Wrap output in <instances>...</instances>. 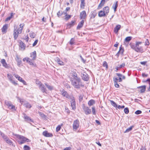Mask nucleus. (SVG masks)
<instances>
[{
	"instance_id": "obj_10",
	"label": "nucleus",
	"mask_w": 150,
	"mask_h": 150,
	"mask_svg": "<svg viewBox=\"0 0 150 150\" xmlns=\"http://www.w3.org/2000/svg\"><path fill=\"white\" fill-rule=\"evenodd\" d=\"M80 18L81 19H85L86 18V15L85 11H82L80 13Z\"/></svg>"
},
{
	"instance_id": "obj_6",
	"label": "nucleus",
	"mask_w": 150,
	"mask_h": 150,
	"mask_svg": "<svg viewBox=\"0 0 150 150\" xmlns=\"http://www.w3.org/2000/svg\"><path fill=\"white\" fill-rule=\"evenodd\" d=\"M5 103L8 108L11 109H14L15 110V107L11 103V102L8 100L5 101Z\"/></svg>"
},
{
	"instance_id": "obj_53",
	"label": "nucleus",
	"mask_w": 150,
	"mask_h": 150,
	"mask_svg": "<svg viewBox=\"0 0 150 150\" xmlns=\"http://www.w3.org/2000/svg\"><path fill=\"white\" fill-rule=\"evenodd\" d=\"M114 83L115 86L116 88H118L119 87V85L117 83V81H115Z\"/></svg>"
},
{
	"instance_id": "obj_44",
	"label": "nucleus",
	"mask_w": 150,
	"mask_h": 150,
	"mask_svg": "<svg viewBox=\"0 0 150 150\" xmlns=\"http://www.w3.org/2000/svg\"><path fill=\"white\" fill-rule=\"evenodd\" d=\"M71 15H68L65 16V17L64 18V19L66 21H67L71 17Z\"/></svg>"
},
{
	"instance_id": "obj_46",
	"label": "nucleus",
	"mask_w": 150,
	"mask_h": 150,
	"mask_svg": "<svg viewBox=\"0 0 150 150\" xmlns=\"http://www.w3.org/2000/svg\"><path fill=\"white\" fill-rule=\"evenodd\" d=\"M124 52V49L122 48L121 47H120V50L118 51L119 53L120 54H122Z\"/></svg>"
},
{
	"instance_id": "obj_55",
	"label": "nucleus",
	"mask_w": 150,
	"mask_h": 150,
	"mask_svg": "<svg viewBox=\"0 0 150 150\" xmlns=\"http://www.w3.org/2000/svg\"><path fill=\"white\" fill-rule=\"evenodd\" d=\"M61 128V126L60 125H58L56 128V131L57 132L60 130Z\"/></svg>"
},
{
	"instance_id": "obj_1",
	"label": "nucleus",
	"mask_w": 150,
	"mask_h": 150,
	"mask_svg": "<svg viewBox=\"0 0 150 150\" xmlns=\"http://www.w3.org/2000/svg\"><path fill=\"white\" fill-rule=\"evenodd\" d=\"M24 25V24H21L19 25L20 27L18 28H17V26H14L13 35L15 40L18 37V35L22 33Z\"/></svg>"
},
{
	"instance_id": "obj_33",
	"label": "nucleus",
	"mask_w": 150,
	"mask_h": 150,
	"mask_svg": "<svg viewBox=\"0 0 150 150\" xmlns=\"http://www.w3.org/2000/svg\"><path fill=\"white\" fill-rule=\"evenodd\" d=\"M6 143L12 146H13L14 147L15 146V145H14V144H13L12 141L10 140V139L8 140Z\"/></svg>"
},
{
	"instance_id": "obj_22",
	"label": "nucleus",
	"mask_w": 150,
	"mask_h": 150,
	"mask_svg": "<svg viewBox=\"0 0 150 150\" xmlns=\"http://www.w3.org/2000/svg\"><path fill=\"white\" fill-rule=\"evenodd\" d=\"M8 24L4 25L1 29L2 32L3 33H6L8 28Z\"/></svg>"
},
{
	"instance_id": "obj_21",
	"label": "nucleus",
	"mask_w": 150,
	"mask_h": 150,
	"mask_svg": "<svg viewBox=\"0 0 150 150\" xmlns=\"http://www.w3.org/2000/svg\"><path fill=\"white\" fill-rule=\"evenodd\" d=\"M75 22L74 21H71V22L68 23L67 24V27L68 28H70L71 27L73 26L75 24Z\"/></svg>"
},
{
	"instance_id": "obj_60",
	"label": "nucleus",
	"mask_w": 150,
	"mask_h": 150,
	"mask_svg": "<svg viewBox=\"0 0 150 150\" xmlns=\"http://www.w3.org/2000/svg\"><path fill=\"white\" fill-rule=\"evenodd\" d=\"M38 42V40H36L33 44V47H34L36 45V44H37Z\"/></svg>"
},
{
	"instance_id": "obj_19",
	"label": "nucleus",
	"mask_w": 150,
	"mask_h": 150,
	"mask_svg": "<svg viewBox=\"0 0 150 150\" xmlns=\"http://www.w3.org/2000/svg\"><path fill=\"white\" fill-rule=\"evenodd\" d=\"M84 21L83 20H82L81 22L78 24L76 28L77 29H79L83 26L84 23Z\"/></svg>"
},
{
	"instance_id": "obj_61",
	"label": "nucleus",
	"mask_w": 150,
	"mask_h": 150,
	"mask_svg": "<svg viewBox=\"0 0 150 150\" xmlns=\"http://www.w3.org/2000/svg\"><path fill=\"white\" fill-rule=\"evenodd\" d=\"M17 98H18L20 102L21 103V104L23 105L24 102V101L23 100V99H21V98H20L19 97H17Z\"/></svg>"
},
{
	"instance_id": "obj_59",
	"label": "nucleus",
	"mask_w": 150,
	"mask_h": 150,
	"mask_svg": "<svg viewBox=\"0 0 150 150\" xmlns=\"http://www.w3.org/2000/svg\"><path fill=\"white\" fill-rule=\"evenodd\" d=\"M30 36L32 38H34L35 37L34 33H30Z\"/></svg>"
},
{
	"instance_id": "obj_51",
	"label": "nucleus",
	"mask_w": 150,
	"mask_h": 150,
	"mask_svg": "<svg viewBox=\"0 0 150 150\" xmlns=\"http://www.w3.org/2000/svg\"><path fill=\"white\" fill-rule=\"evenodd\" d=\"M124 112L126 114L128 113L129 112V110L128 108H125L124 109Z\"/></svg>"
},
{
	"instance_id": "obj_39",
	"label": "nucleus",
	"mask_w": 150,
	"mask_h": 150,
	"mask_svg": "<svg viewBox=\"0 0 150 150\" xmlns=\"http://www.w3.org/2000/svg\"><path fill=\"white\" fill-rule=\"evenodd\" d=\"M0 134L4 139L7 137V136L5 135L1 131H0Z\"/></svg>"
},
{
	"instance_id": "obj_9",
	"label": "nucleus",
	"mask_w": 150,
	"mask_h": 150,
	"mask_svg": "<svg viewBox=\"0 0 150 150\" xmlns=\"http://www.w3.org/2000/svg\"><path fill=\"white\" fill-rule=\"evenodd\" d=\"M23 115H24L23 118L24 119L25 121H26L28 122H29V121L33 122V120L31 119L30 117L27 116L24 113H23Z\"/></svg>"
},
{
	"instance_id": "obj_11",
	"label": "nucleus",
	"mask_w": 150,
	"mask_h": 150,
	"mask_svg": "<svg viewBox=\"0 0 150 150\" xmlns=\"http://www.w3.org/2000/svg\"><path fill=\"white\" fill-rule=\"evenodd\" d=\"M43 135L47 137H52L53 136L52 134L48 132L47 131H44L43 132Z\"/></svg>"
},
{
	"instance_id": "obj_63",
	"label": "nucleus",
	"mask_w": 150,
	"mask_h": 150,
	"mask_svg": "<svg viewBox=\"0 0 150 150\" xmlns=\"http://www.w3.org/2000/svg\"><path fill=\"white\" fill-rule=\"evenodd\" d=\"M24 39L26 40V42H28L29 38L28 37V35H27L26 36H25V38Z\"/></svg>"
},
{
	"instance_id": "obj_62",
	"label": "nucleus",
	"mask_w": 150,
	"mask_h": 150,
	"mask_svg": "<svg viewBox=\"0 0 150 150\" xmlns=\"http://www.w3.org/2000/svg\"><path fill=\"white\" fill-rule=\"evenodd\" d=\"M80 57L81 61L83 62V63H85L86 62V60H84L81 55L80 56Z\"/></svg>"
},
{
	"instance_id": "obj_25",
	"label": "nucleus",
	"mask_w": 150,
	"mask_h": 150,
	"mask_svg": "<svg viewBox=\"0 0 150 150\" xmlns=\"http://www.w3.org/2000/svg\"><path fill=\"white\" fill-rule=\"evenodd\" d=\"M106 14L103 11H100L98 13V16L100 17L104 16Z\"/></svg>"
},
{
	"instance_id": "obj_17",
	"label": "nucleus",
	"mask_w": 150,
	"mask_h": 150,
	"mask_svg": "<svg viewBox=\"0 0 150 150\" xmlns=\"http://www.w3.org/2000/svg\"><path fill=\"white\" fill-rule=\"evenodd\" d=\"M82 79L85 81H87L88 79V75L86 73L83 74L82 76Z\"/></svg>"
},
{
	"instance_id": "obj_43",
	"label": "nucleus",
	"mask_w": 150,
	"mask_h": 150,
	"mask_svg": "<svg viewBox=\"0 0 150 150\" xmlns=\"http://www.w3.org/2000/svg\"><path fill=\"white\" fill-rule=\"evenodd\" d=\"M96 15V13L95 12H93L92 13L91 15L90 18L91 19L94 18Z\"/></svg>"
},
{
	"instance_id": "obj_50",
	"label": "nucleus",
	"mask_w": 150,
	"mask_h": 150,
	"mask_svg": "<svg viewBox=\"0 0 150 150\" xmlns=\"http://www.w3.org/2000/svg\"><path fill=\"white\" fill-rule=\"evenodd\" d=\"M118 69H120L122 67H124L125 66V64L124 63H122L121 65H118Z\"/></svg>"
},
{
	"instance_id": "obj_26",
	"label": "nucleus",
	"mask_w": 150,
	"mask_h": 150,
	"mask_svg": "<svg viewBox=\"0 0 150 150\" xmlns=\"http://www.w3.org/2000/svg\"><path fill=\"white\" fill-rule=\"evenodd\" d=\"M19 43L21 48L23 49V50H25V45L23 42L21 40H20Z\"/></svg>"
},
{
	"instance_id": "obj_48",
	"label": "nucleus",
	"mask_w": 150,
	"mask_h": 150,
	"mask_svg": "<svg viewBox=\"0 0 150 150\" xmlns=\"http://www.w3.org/2000/svg\"><path fill=\"white\" fill-rule=\"evenodd\" d=\"M103 66L104 67H105L106 69L108 68V66L107 62L106 61H104L103 64Z\"/></svg>"
},
{
	"instance_id": "obj_54",
	"label": "nucleus",
	"mask_w": 150,
	"mask_h": 150,
	"mask_svg": "<svg viewBox=\"0 0 150 150\" xmlns=\"http://www.w3.org/2000/svg\"><path fill=\"white\" fill-rule=\"evenodd\" d=\"M142 113V112L140 110H137L135 112V114L136 115H139Z\"/></svg>"
},
{
	"instance_id": "obj_18",
	"label": "nucleus",
	"mask_w": 150,
	"mask_h": 150,
	"mask_svg": "<svg viewBox=\"0 0 150 150\" xmlns=\"http://www.w3.org/2000/svg\"><path fill=\"white\" fill-rule=\"evenodd\" d=\"M23 105L26 108H30L32 106L31 105L29 104L28 102L24 101Z\"/></svg>"
},
{
	"instance_id": "obj_32",
	"label": "nucleus",
	"mask_w": 150,
	"mask_h": 150,
	"mask_svg": "<svg viewBox=\"0 0 150 150\" xmlns=\"http://www.w3.org/2000/svg\"><path fill=\"white\" fill-rule=\"evenodd\" d=\"M45 86L47 88L50 90L51 91L53 89V87L49 85L47 83H45Z\"/></svg>"
},
{
	"instance_id": "obj_57",
	"label": "nucleus",
	"mask_w": 150,
	"mask_h": 150,
	"mask_svg": "<svg viewBox=\"0 0 150 150\" xmlns=\"http://www.w3.org/2000/svg\"><path fill=\"white\" fill-rule=\"evenodd\" d=\"M74 39L73 38H72L70 41V42H69V43L71 45H72L74 42Z\"/></svg>"
},
{
	"instance_id": "obj_20",
	"label": "nucleus",
	"mask_w": 150,
	"mask_h": 150,
	"mask_svg": "<svg viewBox=\"0 0 150 150\" xmlns=\"http://www.w3.org/2000/svg\"><path fill=\"white\" fill-rule=\"evenodd\" d=\"M120 27L121 25H116V27L114 28V32L115 33H117L118 30L120 29Z\"/></svg>"
},
{
	"instance_id": "obj_36",
	"label": "nucleus",
	"mask_w": 150,
	"mask_h": 150,
	"mask_svg": "<svg viewBox=\"0 0 150 150\" xmlns=\"http://www.w3.org/2000/svg\"><path fill=\"white\" fill-rule=\"evenodd\" d=\"M110 101L111 105L115 108L117 107V104L113 100H110Z\"/></svg>"
},
{
	"instance_id": "obj_15",
	"label": "nucleus",
	"mask_w": 150,
	"mask_h": 150,
	"mask_svg": "<svg viewBox=\"0 0 150 150\" xmlns=\"http://www.w3.org/2000/svg\"><path fill=\"white\" fill-rule=\"evenodd\" d=\"M39 88L42 93H46V91L47 90L44 84H40V85Z\"/></svg>"
},
{
	"instance_id": "obj_2",
	"label": "nucleus",
	"mask_w": 150,
	"mask_h": 150,
	"mask_svg": "<svg viewBox=\"0 0 150 150\" xmlns=\"http://www.w3.org/2000/svg\"><path fill=\"white\" fill-rule=\"evenodd\" d=\"M14 135L15 136V139H19L18 142L20 144H23L26 142H30V140L23 136L17 134H14Z\"/></svg>"
},
{
	"instance_id": "obj_12",
	"label": "nucleus",
	"mask_w": 150,
	"mask_h": 150,
	"mask_svg": "<svg viewBox=\"0 0 150 150\" xmlns=\"http://www.w3.org/2000/svg\"><path fill=\"white\" fill-rule=\"evenodd\" d=\"M72 77L70 79L76 80H77L78 81L80 80V79H81L80 78L78 77L77 74L76 73H74L72 75Z\"/></svg>"
},
{
	"instance_id": "obj_16",
	"label": "nucleus",
	"mask_w": 150,
	"mask_h": 150,
	"mask_svg": "<svg viewBox=\"0 0 150 150\" xmlns=\"http://www.w3.org/2000/svg\"><path fill=\"white\" fill-rule=\"evenodd\" d=\"M30 57L33 60L35 59L36 57V53L35 51L30 54Z\"/></svg>"
},
{
	"instance_id": "obj_64",
	"label": "nucleus",
	"mask_w": 150,
	"mask_h": 150,
	"mask_svg": "<svg viewBox=\"0 0 150 150\" xmlns=\"http://www.w3.org/2000/svg\"><path fill=\"white\" fill-rule=\"evenodd\" d=\"M149 45V40H148V39H146V42H145V45Z\"/></svg>"
},
{
	"instance_id": "obj_35",
	"label": "nucleus",
	"mask_w": 150,
	"mask_h": 150,
	"mask_svg": "<svg viewBox=\"0 0 150 150\" xmlns=\"http://www.w3.org/2000/svg\"><path fill=\"white\" fill-rule=\"evenodd\" d=\"M7 77H8V78L9 80H10V81L13 80V77L12 76V75L11 74H7Z\"/></svg>"
},
{
	"instance_id": "obj_5",
	"label": "nucleus",
	"mask_w": 150,
	"mask_h": 150,
	"mask_svg": "<svg viewBox=\"0 0 150 150\" xmlns=\"http://www.w3.org/2000/svg\"><path fill=\"white\" fill-rule=\"evenodd\" d=\"M70 100V102L71 104V106L72 109L74 110L76 109V102L74 97L73 96L71 97Z\"/></svg>"
},
{
	"instance_id": "obj_29",
	"label": "nucleus",
	"mask_w": 150,
	"mask_h": 150,
	"mask_svg": "<svg viewBox=\"0 0 150 150\" xmlns=\"http://www.w3.org/2000/svg\"><path fill=\"white\" fill-rule=\"evenodd\" d=\"M1 62L2 64L4 67L5 68L7 67V64L6 62V60L4 59H2L1 61Z\"/></svg>"
},
{
	"instance_id": "obj_8",
	"label": "nucleus",
	"mask_w": 150,
	"mask_h": 150,
	"mask_svg": "<svg viewBox=\"0 0 150 150\" xmlns=\"http://www.w3.org/2000/svg\"><path fill=\"white\" fill-rule=\"evenodd\" d=\"M61 92L62 96L67 98L70 99L71 97H73L72 96H69L67 92L63 90Z\"/></svg>"
},
{
	"instance_id": "obj_40",
	"label": "nucleus",
	"mask_w": 150,
	"mask_h": 150,
	"mask_svg": "<svg viewBox=\"0 0 150 150\" xmlns=\"http://www.w3.org/2000/svg\"><path fill=\"white\" fill-rule=\"evenodd\" d=\"M119 81V82H121L122 81V78L120 77L119 78H115V79H114L113 81Z\"/></svg>"
},
{
	"instance_id": "obj_13",
	"label": "nucleus",
	"mask_w": 150,
	"mask_h": 150,
	"mask_svg": "<svg viewBox=\"0 0 150 150\" xmlns=\"http://www.w3.org/2000/svg\"><path fill=\"white\" fill-rule=\"evenodd\" d=\"M146 86L144 85L143 86H138L137 87V88L140 89V92L141 93H144L146 91Z\"/></svg>"
},
{
	"instance_id": "obj_49",
	"label": "nucleus",
	"mask_w": 150,
	"mask_h": 150,
	"mask_svg": "<svg viewBox=\"0 0 150 150\" xmlns=\"http://www.w3.org/2000/svg\"><path fill=\"white\" fill-rule=\"evenodd\" d=\"M24 150H30V148L27 145H25L23 147Z\"/></svg>"
},
{
	"instance_id": "obj_41",
	"label": "nucleus",
	"mask_w": 150,
	"mask_h": 150,
	"mask_svg": "<svg viewBox=\"0 0 150 150\" xmlns=\"http://www.w3.org/2000/svg\"><path fill=\"white\" fill-rule=\"evenodd\" d=\"M31 59H30V58H29L28 57H26L25 58H24L23 59V61H25V60H26V62L29 63V62L30 61H31Z\"/></svg>"
},
{
	"instance_id": "obj_56",
	"label": "nucleus",
	"mask_w": 150,
	"mask_h": 150,
	"mask_svg": "<svg viewBox=\"0 0 150 150\" xmlns=\"http://www.w3.org/2000/svg\"><path fill=\"white\" fill-rule=\"evenodd\" d=\"M10 82L15 86H16L18 85V83L13 80L11 81Z\"/></svg>"
},
{
	"instance_id": "obj_52",
	"label": "nucleus",
	"mask_w": 150,
	"mask_h": 150,
	"mask_svg": "<svg viewBox=\"0 0 150 150\" xmlns=\"http://www.w3.org/2000/svg\"><path fill=\"white\" fill-rule=\"evenodd\" d=\"M130 45L131 48L134 49L135 51V48H136V44L135 45L132 44L130 43Z\"/></svg>"
},
{
	"instance_id": "obj_37",
	"label": "nucleus",
	"mask_w": 150,
	"mask_h": 150,
	"mask_svg": "<svg viewBox=\"0 0 150 150\" xmlns=\"http://www.w3.org/2000/svg\"><path fill=\"white\" fill-rule=\"evenodd\" d=\"M133 126H131L129 128L127 129L124 132V133H126L129 132L130 131H131L133 127Z\"/></svg>"
},
{
	"instance_id": "obj_47",
	"label": "nucleus",
	"mask_w": 150,
	"mask_h": 150,
	"mask_svg": "<svg viewBox=\"0 0 150 150\" xmlns=\"http://www.w3.org/2000/svg\"><path fill=\"white\" fill-rule=\"evenodd\" d=\"M63 14V12L61 11H59L57 13V15L58 17L61 16Z\"/></svg>"
},
{
	"instance_id": "obj_7",
	"label": "nucleus",
	"mask_w": 150,
	"mask_h": 150,
	"mask_svg": "<svg viewBox=\"0 0 150 150\" xmlns=\"http://www.w3.org/2000/svg\"><path fill=\"white\" fill-rule=\"evenodd\" d=\"M79 121L78 120H75L73 124V129L74 130H76L79 127Z\"/></svg>"
},
{
	"instance_id": "obj_42",
	"label": "nucleus",
	"mask_w": 150,
	"mask_h": 150,
	"mask_svg": "<svg viewBox=\"0 0 150 150\" xmlns=\"http://www.w3.org/2000/svg\"><path fill=\"white\" fill-rule=\"evenodd\" d=\"M132 37L131 36L127 37L125 38V41L126 42H129L132 39Z\"/></svg>"
},
{
	"instance_id": "obj_4",
	"label": "nucleus",
	"mask_w": 150,
	"mask_h": 150,
	"mask_svg": "<svg viewBox=\"0 0 150 150\" xmlns=\"http://www.w3.org/2000/svg\"><path fill=\"white\" fill-rule=\"evenodd\" d=\"M142 43L141 42H137L136 43V48H135V51L137 52H142L143 50L141 46L139 45Z\"/></svg>"
},
{
	"instance_id": "obj_3",
	"label": "nucleus",
	"mask_w": 150,
	"mask_h": 150,
	"mask_svg": "<svg viewBox=\"0 0 150 150\" xmlns=\"http://www.w3.org/2000/svg\"><path fill=\"white\" fill-rule=\"evenodd\" d=\"M70 81L72 85L74 88H80V83H81V79H80V80L79 81H78L77 80H74V79H70Z\"/></svg>"
},
{
	"instance_id": "obj_34",
	"label": "nucleus",
	"mask_w": 150,
	"mask_h": 150,
	"mask_svg": "<svg viewBox=\"0 0 150 150\" xmlns=\"http://www.w3.org/2000/svg\"><path fill=\"white\" fill-rule=\"evenodd\" d=\"M95 103V101L93 100H91L89 101L88 103L89 106H91Z\"/></svg>"
},
{
	"instance_id": "obj_38",
	"label": "nucleus",
	"mask_w": 150,
	"mask_h": 150,
	"mask_svg": "<svg viewBox=\"0 0 150 150\" xmlns=\"http://www.w3.org/2000/svg\"><path fill=\"white\" fill-rule=\"evenodd\" d=\"M15 77L19 80L20 81H21L22 79V78L20 77L18 75L16 74L14 75Z\"/></svg>"
},
{
	"instance_id": "obj_58",
	"label": "nucleus",
	"mask_w": 150,
	"mask_h": 150,
	"mask_svg": "<svg viewBox=\"0 0 150 150\" xmlns=\"http://www.w3.org/2000/svg\"><path fill=\"white\" fill-rule=\"evenodd\" d=\"M92 112L93 115H95L96 114L95 109V107H93L92 108Z\"/></svg>"
},
{
	"instance_id": "obj_23",
	"label": "nucleus",
	"mask_w": 150,
	"mask_h": 150,
	"mask_svg": "<svg viewBox=\"0 0 150 150\" xmlns=\"http://www.w3.org/2000/svg\"><path fill=\"white\" fill-rule=\"evenodd\" d=\"M56 60L57 63L61 65H64V62L62 61H61L59 58L57 57L56 58Z\"/></svg>"
},
{
	"instance_id": "obj_14",
	"label": "nucleus",
	"mask_w": 150,
	"mask_h": 150,
	"mask_svg": "<svg viewBox=\"0 0 150 150\" xmlns=\"http://www.w3.org/2000/svg\"><path fill=\"white\" fill-rule=\"evenodd\" d=\"M16 60L17 62V65L18 66L20 67L22 63L21 59H20L18 55H16Z\"/></svg>"
},
{
	"instance_id": "obj_30",
	"label": "nucleus",
	"mask_w": 150,
	"mask_h": 150,
	"mask_svg": "<svg viewBox=\"0 0 150 150\" xmlns=\"http://www.w3.org/2000/svg\"><path fill=\"white\" fill-rule=\"evenodd\" d=\"M105 2V0H102L98 6V8H101L103 6Z\"/></svg>"
},
{
	"instance_id": "obj_31",
	"label": "nucleus",
	"mask_w": 150,
	"mask_h": 150,
	"mask_svg": "<svg viewBox=\"0 0 150 150\" xmlns=\"http://www.w3.org/2000/svg\"><path fill=\"white\" fill-rule=\"evenodd\" d=\"M81 1V4L80 7L81 8H84L85 6V0H80Z\"/></svg>"
},
{
	"instance_id": "obj_24",
	"label": "nucleus",
	"mask_w": 150,
	"mask_h": 150,
	"mask_svg": "<svg viewBox=\"0 0 150 150\" xmlns=\"http://www.w3.org/2000/svg\"><path fill=\"white\" fill-rule=\"evenodd\" d=\"M84 110L85 111V113L86 115L90 114L91 112V109H89L88 107H85Z\"/></svg>"
},
{
	"instance_id": "obj_27",
	"label": "nucleus",
	"mask_w": 150,
	"mask_h": 150,
	"mask_svg": "<svg viewBox=\"0 0 150 150\" xmlns=\"http://www.w3.org/2000/svg\"><path fill=\"white\" fill-rule=\"evenodd\" d=\"M103 10L106 14H108L109 12V8L108 6H105L103 8Z\"/></svg>"
},
{
	"instance_id": "obj_28",
	"label": "nucleus",
	"mask_w": 150,
	"mask_h": 150,
	"mask_svg": "<svg viewBox=\"0 0 150 150\" xmlns=\"http://www.w3.org/2000/svg\"><path fill=\"white\" fill-rule=\"evenodd\" d=\"M117 3V1H116L115 3L113 4V6H112V8L114 9V11L115 12L116 11L117 8L118 7V4Z\"/></svg>"
},
{
	"instance_id": "obj_45",
	"label": "nucleus",
	"mask_w": 150,
	"mask_h": 150,
	"mask_svg": "<svg viewBox=\"0 0 150 150\" xmlns=\"http://www.w3.org/2000/svg\"><path fill=\"white\" fill-rule=\"evenodd\" d=\"M83 95L82 94H80L79 96V99L80 102H81L83 100Z\"/></svg>"
}]
</instances>
